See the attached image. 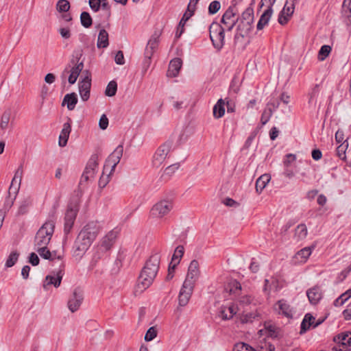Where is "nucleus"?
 Listing matches in <instances>:
<instances>
[{
	"mask_svg": "<svg viewBox=\"0 0 351 351\" xmlns=\"http://www.w3.org/2000/svg\"><path fill=\"white\" fill-rule=\"evenodd\" d=\"M20 185L21 184H19L18 183L16 184L12 182H11V184L8 190L9 197H16V195L20 189Z\"/></svg>",
	"mask_w": 351,
	"mask_h": 351,
	"instance_id": "49530a36",
	"label": "nucleus"
},
{
	"mask_svg": "<svg viewBox=\"0 0 351 351\" xmlns=\"http://www.w3.org/2000/svg\"><path fill=\"white\" fill-rule=\"evenodd\" d=\"M56 8L60 12H66L70 9V3L67 0H59L57 3Z\"/></svg>",
	"mask_w": 351,
	"mask_h": 351,
	"instance_id": "a19ab883",
	"label": "nucleus"
},
{
	"mask_svg": "<svg viewBox=\"0 0 351 351\" xmlns=\"http://www.w3.org/2000/svg\"><path fill=\"white\" fill-rule=\"evenodd\" d=\"M99 231V228L98 225L95 222H90L85 226L79 234L87 238L92 243L96 238Z\"/></svg>",
	"mask_w": 351,
	"mask_h": 351,
	"instance_id": "4468645a",
	"label": "nucleus"
},
{
	"mask_svg": "<svg viewBox=\"0 0 351 351\" xmlns=\"http://www.w3.org/2000/svg\"><path fill=\"white\" fill-rule=\"evenodd\" d=\"M10 111H5L1 117V122H0V130H5L8 128L10 119Z\"/></svg>",
	"mask_w": 351,
	"mask_h": 351,
	"instance_id": "4c0bfd02",
	"label": "nucleus"
},
{
	"mask_svg": "<svg viewBox=\"0 0 351 351\" xmlns=\"http://www.w3.org/2000/svg\"><path fill=\"white\" fill-rule=\"evenodd\" d=\"M23 173V165H21L19 167V168L17 169V170L16 171L14 176L12 182L14 183H16V184L18 183L19 184H21Z\"/></svg>",
	"mask_w": 351,
	"mask_h": 351,
	"instance_id": "de8ad7c7",
	"label": "nucleus"
},
{
	"mask_svg": "<svg viewBox=\"0 0 351 351\" xmlns=\"http://www.w3.org/2000/svg\"><path fill=\"white\" fill-rule=\"evenodd\" d=\"M90 86L91 79L86 71V75L79 84L80 94L83 101H87L89 99Z\"/></svg>",
	"mask_w": 351,
	"mask_h": 351,
	"instance_id": "dca6fc26",
	"label": "nucleus"
},
{
	"mask_svg": "<svg viewBox=\"0 0 351 351\" xmlns=\"http://www.w3.org/2000/svg\"><path fill=\"white\" fill-rule=\"evenodd\" d=\"M108 34L104 29H102L99 31L98 38H97V47L98 48H106L108 46Z\"/></svg>",
	"mask_w": 351,
	"mask_h": 351,
	"instance_id": "c756f323",
	"label": "nucleus"
},
{
	"mask_svg": "<svg viewBox=\"0 0 351 351\" xmlns=\"http://www.w3.org/2000/svg\"><path fill=\"white\" fill-rule=\"evenodd\" d=\"M37 252L39 255L44 259L51 260V251L46 247H42L37 249Z\"/></svg>",
	"mask_w": 351,
	"mask_h": 351,
	"instance_id": "a18cd8bd",
	"label": "nucleus"
},
{
	"mask_svg": "<svg viewBox=\"0 0 351 351\" xmlns=\"http://www.w3.org/2000/svg\"><path fill=\"white\" fill-rule=\"evenodd\" d=\"M329 56V45H323L318 52L317 59L319 61L324 60Z\"/></svg>",
	"mask_w": 351,
	"mask_h": 351,
	"instance_id": "c03bdc74",
	"label": "nucleus"
},
{
	"mask_svg": "<svg viewBox=\"0 0 351 351\" xmlns=\"http://www.w3.org/2000/svg\"><path fill=\"white\" fill-rule=\"evenodd\" d=\"M176 267V266L175 265H171V264L169 265V269H168V274L166 277V279L167 280H170L173 278V277L174 276V270H175Z\"/></svg>",
	"mask_w": 351,
	"mask_h": 351,
	"instance_id": "338daca9",
	"label": "nucleus"
},
{
	"mask_svg": "<svg viewBox=\"0 0 351 351\" xmlns=\"http://www.w3.org/2000/svg\"><path fill=\"white\" fill-rule=\"evenodd\" d=\"M342 8L343 12L347 16L348 22L351 24V0H344Z\"/></svg>",
	"mask_w": 351,
	"mask_h": 351,
	"instance_id": "ea45409f",
	"label": "nucleus"
},
{
	"mask_svg": "<svg viewBox=\"0 0 351 351\" xmlns=\"http://www.w3.org/2000/svg\"><path fill=\"white\" fill-rule=\"evenodd\" d=\"M182 65V61L180 58H176L171 60L169 64L167 76L168 77H176L179 74Z\"/></svg>",
	"mask_w": 351,
	"mask_h": 351,
	"instance_id": "aec40b11",
	"label": "nucleus"
},
{
	"mask_svg": "<svg viewBox=\"0 0 351 351\" xmlns=\"http://www.w3.org/2000/svg\"><path fill=\"white\" fill-rule=\"evenodd\" d=\"M342 314L345 320H351V308H347L346 309H345L343 311Z\"/></svg>",
	"mask_w": 351,
	"mask_h": 351,
	"instance_id": "774afa93",
	"label": "nucleus"
},
{
	"mask_svg": "<svg viewBox=\"0 0 351 351\" xmlns=\"http://www.w3.org/2000/svg\"><path fill=\"white\" fill-rule=\"evenodd\" d=\"M295 3L291 2L289 0H287L286 4L278 17V23L280 25H284L287 23L290 16L294 12Z\"/></svg>",
	"mask_w": 351,
	"mask_h": 351,
	"instance_id": "2eb2a0df",
	"label": "nucleus"
},
{
	"mask_svg": "<svg viewBox=\"0 0 351 351\" xmlns=\"http://www.w3.org/2000/svg\"><path fill=\"white\" fill-rule=\"evenodd\" d=\"M351 297V289L342 293L334 301L335 306H342Z\"/></svg>",
	"mask_w": 351,
	"mask_h": 351,
	"instance_id": "e433bc0d",
	"label": "nucleus"
},
{
	"mask_svg": "<svg viewBox=\"0 0 351 351\" xmlns=\"http://www.w3.org/2000/svg\"><path fill=\"white\" fill-rule=\"evenodd\" d=\"M19 256V254L16 251L12 252L6 261L5 266L7 267H12L17 261Z\"/></svg>",
	"mask_w": 351,
	"mask_h": 351,
	"instance_id": "37998d69",
	"label": "nucleus"
},
{
	"mask_svg": "<svg viewBox=\"0 0 351 351\" xmlns=\"http://www.w3.org/2000/svg\"><path fill=\"white\" fill-rule=\"evenodd\" d=\"M225 101L219 99L213 107V116L215 119L222 117L225 114Z\"/></svg>",
	"mask_w": 351,
	"mask_h": 351,
	"instance_id": "cd10ccee",
	"label": "nucleus"
},
{
	"mask_svg": "<svg viewBox=\"0 0 351 351\" xmlns=\"http://www.w3.org/2000/svg\"><path fill=\"white\" fill-rule=\"evenodd\" d=\"M224 28L218 23L213 22L209 27L210 40L214 47L218 49L224 45Z\"/></svg>",
	"mask_w": 351,
	"mask_h": 351,
	"instance_id": "20e7f679",
	"label": "nucleus"
},
{
	"mask_svg": "<svg viewBox=\"0 0 351 351\" xmlns=\"http://www.w3.org/2000/svg\"><path fill=\"white\" fill-rule=\"evenodd\" d=\"M228 287L230 288L229 289V292L230 293H235L237 291H240L241 289V284L239 282L236 281V280L230 282L228 285V287L226 288V290H228Z\"/></svg>",
	"mask_w": 351,
	"mask_h": 351,
	"instance_id": "09e8293b",
	"label": "nucleus"
},
{
	"mask_svg": "<svg viewBox=\"0 0 351 351\" xmlns=\"http://www.w3.org/2000/svg\"><path fill=\"white\" fill-rule=\"evenodd\" d=\"M101 0H89L90 8L94 11L97 12L101 8Z\"/></svg>",
	"mask_w": 351,
	"mask_h": 351,
	"instance_id": "5fc2aeb1",
	"label": "nucleus"
},
{
	"mask_svg": "<svg viewBox=\"0 0 351 351\" xmlns=\"http://www.w3.org/2000/svg\"><path fill=\"white\" fill-rule=\"evenodd\" d=\"M220 9V3L218 1H213L210 3L208 7V12L210 14H213L217 13Z\"/></svg>",
	"mask_w": 351,
	"mask_h": 351,
	"instance_id": "603ef678",
	"label": "nucleus"
},
{
	"mask_svg": "<svg viewBox=\"0 0 351 351\" xmlns=\"http://www.w3.org/2000/svg\"><path fill=\"white\" fill-rule=\"evenodd\" d=\"M273 13V10L266 9L263 14L261 16V18L257 24V29L261 30L263 29L265 25H267L271 16Z\"/></svg>",
	"mask_w": 351,
	"mask_h": 351,
	"instance_id": "c85d7f7f",
	"label": "nucleus"
},
{
	"mask_svg": "<svg viewBox=\"0 0 351 351\" xmlns=\"http://www.w3.org/2000/svg\"><path fill=\"white\" fill-rule=\"evenodd\" d=\"M186 21H182V19H181L179 24H178V29H177V32H176V36L177 37H180L182 34L184 32V25L186 23Z\"/></svg>",
	"mask_w": 351,
	"mask_h": 351,
	"instance_id": "69168bd1",
	"label": "nucleus"
},
{
	"mask_svg": "<svg viewBox=\"0 0 351 351\" xmlns=\"http://www.w3.org/2000/svg\"><path fill=\"white\" fill-rule=\"evenodd\" d=\"M51 259L50 261H53L56 259L57 260H59V261H61L62 263H64V262L62 261V259L64 258V252H58V251H52L51 252Z\"/></svg>",
	"mask_w": 351,
	"mask_h": 351,
	"instance_id": "6e6d98bb",
	"label": "nucleus"
},
{
	"mask_svg": "<svg viewBox=\"0 0 351 351\" xmlns=\"http://www.w3.org/2000/svg\"><path fill=\"white\" fill-rule=\"evenodd\" d=\"M276 305L278 306V314L282 315L287 318L292 317V310L289 304L284 300L278 301Z\"/></svg>",
	"mask_w": 351,
	"mask_h": 351,
	"instance_id": "b1692460",
	"label": "nucleus"
},
{
	"mask_svg": "<svg viewBox=\"0 0 351 351\" xmlns=\"http://www.w3.org/2000/svg\"><path fill=\"white\" fill-rule=\"evenodd\" d=\"M71 119L68 118V122L65 123L63 125V128H62L61 133L59 136L58 144L60 147H64L67 144L69 134L71 131Z\"/></svg>",
	"mask_w": 351,
	"mask_h": 351,
	"instance_id": "412c9836",
	"label": "nucleus"
},
{
	"mask_svg": "<svg viewBox=\"0 0 351 351\" xmlns=\"http://www.w3.org/2000/svg\"><path fill=\"white\" fill-rule=\"evenodd\" d=\"M184 247L182 245H178L172 256L171 265H175L176 266L180 263V259L184 254Z\"/></svg>",
	"mask_w": 351,
	"mask_h": 351,
	"instance_id": "72a5a7b5",
	"label": "nucleus"
},
{
	"mask_svg": "<svg viewBox=\"0 0 351 351\" xmlns=\"http://www.w3.org/2000/svg\"><path fill=\"white\" fill-rule=\"evenodd\" d=\"M114 61L117 64H123L125 63L124 56L122 51H118L115 57Z\"/></svg>",
	"mask_w": 351,
	"mask_h": 351,
	"instance_id": "13d9d810",
	"label": "nucleus"
},
{
	"mask_svg": "<svg viewBox=\"0 0 351 351\" xmlns=\"http://www.w3.org/2000/svg\"><path fill=\"white\" fill-rule=\"evenodd\" d=\"M109 182V175H107L106 177L104 176V172H103L99 180V186L100 188H104L106 186V184Z\"/></svg>",
	"mask_w": 351,
	"mask_h": 351,
	"instance_id": "680f3d73",
	"label": "nucleus"
},
{
	"mask_svg": "<svg viewBox=\"0 0 351 351\" xmlns=\"http://www.w3.org/2000/svg\"><path fill=\"white\" fill-rule=\"evenodd\" d=\"M160 256L156 254L146 261L138 277L136 291L142 292L147 289L154 282L159 269Z\"/></svg>",
	"mask_w": 351,
	"mask_h": 351,
	"instance_id": "f257e3e1",
	"label": "nucleus"
},
{
	"mask_svg": "<svg viewBox=\"0 0 351 351\" xmlns=\"http://www.w3.org/2000/svg\"><path fill=\"white\" fill-rule=\"evenodd\" d=\"M117 90V84L115 81H110L105 90V94L106 96L112 97L115 95Z\"/></svg>",
	"mask_w": 351,
	"mask_h": 351,
	"instance_id": "58836bf2",
	"label": "nucleus"
},
{
	"mask_svg": "<svg viewBox=\"0 0 351 351\" xmlns=\"http://www.w3.org/2000/svg\"><path fill=\"white\" fill-rule=\"evenodd\" d=\"M237 310L238 308L234 304L223 306L220 311L221 317L224 320L230 319L237 313Z\"/></svg>",
	"mask_w": 351,
	"mask_h": 351,
	"instance_id": "393cba45",
	"label": "nucleus"
},
{
	"mask_svg": "<svg viewBox=\"0 0 351 351\" xmlns=\"http://www.w3.org/2000/svg\"><path fill=\"white\" fill-rule=\"evenodd\" d=\"M312 252L311 247H306L300 250L297 254L296 256L298 258H300L301 261H305Z\"/></svg>",
	"mask_w": 351,
	"mask_h": 351,
	"instance_id": "79ce46f5",
	"label": "nucleus"
},
{
	"mask_svg": "<svg viewBox=\"0 0 351 351\" xmlns=\"http://www.w3.org/2000/svg\"><path fill=\"white\" fill-rule=\"evenodd\" d=\"M171 147V144L166 142L158 148L153 157L152 163L154 166L158 167L164 162L170 152Z\"/></svg>",
	"mask_w": 351,
	"mask_h": 351,
	"instance_id": "39448f33",
	"label": "nucleus"
},
{
	"mask_svg": "<svg viewBox=\"0 0 351 351\" xmlns=\"http://www.w3.org/2000/svg\"><path fill=\"white\" fill-rule=\"evenodd\" d=\"M87 238L80 234H78L74 244V254L77 256H82L91 245Z\"/></svg>",
	"mask_w": 351,
	"mask_h": 351,
	"instance_id": "ddd939ff",
	"label": "nucleus"
},
{
	"mask_svg": "<svg viewBox=\"0 0 351 351\" xmlns=\"http://www.w3.org/2000/svg\"><path fill=\"white\" fill-rule=\"evenodd\" d=\"M253 21V10L248 8L242 13L240 22L237 26L238 33L235 36V38H237L239 36L242 38L245 37L252 29Z\"/></svg>",
	"mask_w": 351,
	"mask_h": 351,
	"instance_id": "7ed1b4c3",
	"label": "nucleus"
},
{
	"mask_svg": "<svg viewBox=\"0 0 351 351\" xmlns=\"http://www.w3.org/2000/svg\"><path fill=\"white\" fill-rule=\"evenodd\" d=\"M199 274L200 271L199 268V263L196 260H193L189 266L188 272L185 280H189V281L191 282L192 280V283L194 285L196 279L199 276Z\"/></svg>",
	"mask_w": 351,
	"mask_h": 351,
	"instance_id": "6ab92c4d",
	"label": "nucleus"
},
{
	"mask_svg": "<svg viewBox=\"0 0 351 351\" xmlns=\"http://www.w3.org/2000/svg\"><path fill=\"white\" fill-rule=\"evenodd\" d=\"M333 346H337L339 351H347L349 346H351V332H345L338 334L333 337Z\"/></svg>",
	"mask_w": 351,
	"mask_h": 351,
	"instance_id": "1a4fd4ad",
	"label": "nucleus"
},
{
	"mask_svg": "<svg viewBox=\"0 0 351 351\" xmlns=\"http://www.w3.org/2000/svg\"><path fill=\"white\" fill-rule=\"evenodd\" d=\"M99 125L100 128L102 130H105L107 128V127L108 125V119L107 117L106 116V114L101 115V117L99 119Z\"/></svg>",
	"mask_w": 351,
	"mask_h": 351,
	"instance_id": "bf43d9fd",
	"label": "nucleus"
},
{
	"mask_svg": "<svg viewBox=\"0 0 351 351\" xmlns=\"http://www.w3.org/2000/svg\"><path fill=\"white\" fill-rule=\"evenodd\" d=\"M158 36L152 37L148 42L146 47V56L150 58L154 50L158 47Z\"/></svg>",
	"mask_w": 351,
	"mask_h": 351,
	"instance_id": "473e14b6",
	"label": "nucleus"
},
{
	"mask_svg": "<svg viewBox=\"0 0 351 351\" xmlns=\"http://www.w3.org/2000/svg\"><path fill=\"white\" fill-rule=\"evenodd\" d=\"M351 271V264L344 270H343L339 276L338 282L343 281L347 276L349 274V273Z\"/></svg>",
	"mask_w": 351,
	"mask_h": 351,
	"instance_id": "e2e57ef3",
	"label": "nucleus"
},
{
	"mask_svg": "<svg viewBox=\"0 0 351 351\" xmlns=\"http://www.w3.org/2000/svg\"><path fill=\"white\" fill-rule=\"evenodd\" d=\"M180 165L178 163H176L171 165H169L165 169V173L170 175L175 172L177 169H178Z\"/></svg>",
	"mask_w": 351,
	"mask_h": 351,
	"instance_id": "0e129e2a",
	"label": "nucleus"
},
{
	"mask_svg": "<svg viewBox=\"0 0 351 351\" xmlns=\"http://www.w3.org/2000/svg\"><path fill=\"white\" fill-rule=\"evenodd\" d=\"M265 334L268 337L276 338L279 334V328L271 322H265L264 324Z\"/></svg>",
	"mask_w": 351,
	"mask_h": 351,
	"instance_id": "2f4dec72",
	"label": "nucleus"
},
{
	"mask_svg": "<svg viewBox=\"0 0 351 351\" xmlns=\"http://www.w3.org/2000/svg\"><path fill=\"white\" fill-rule=\"evenodd\" d=\"M77 62H75L74 60H72V63L75 64V66L72 67L71 70V74L69 77V82L71 84H73L75 83L77 77L79 76L80 72L82 71L84 68L83 62H79L80 58H77Z\"/></svg>",
	"mask_w": 351,
	"mask_h": 351,
	"instance_id": "4be33fe9",
	"label": "nucleus"
},
{
	"mask_svg": "<svg viewBox=\"0 0 351 351\" xmlns=\"http://www.w3.org/2000/svg\"><path fill=\"white\" fill-rule=\"evenodd\" d=\"M239 21L234 7H229L221 18V23L228 31H231Z\"/></svg>",
	"mask_w": 351,
	"mask_h": 351,
	"instance_id": "6e6552de",
	"label": "nucleus"
},
{
	"mask_svg": "<svg viewBox=\"0 0 351 351\" xmlns=\"http://www.w3.org/2000/svg\"><path fill=\"white\" fill-rule=\"evenodd\" d=\"M78 209L77 207H69L64 217V232L68 234L71 230L75 220Z\"/></svg>",
	"mask_w": 351,
	"mask_h": 351,
	"instance_id": "f3484780",
	"label": "nucleus"
},
{
	"mask_svg": "<svg viewBox=\"0 0 351 351\" xmlns=\"http://www.w3.org/2000/svg\"><path fill=\"white\" fill-rule=\"evenodd\" d=\"M65 268V265L61 263L58 271L54 275H48L46 276L43 287L46 289L48 286L53 285L55 287H58L60 285Z\"/></svg>",
	"mask_w": 351,
	"mask_h": 351,
	"instance_id": "9b49d317",
	"label": "nucleus"
},
{
	"mask_svg": "<svg viewBox=\"0 0 351 351\" xmlns=\"http://www.w3.org/2000/svg\"><path fill=\"white\" fill-rule=\"evenodd\" d=\"M195 8H191L190 10H189V6L187 7L186 11L184 12L183 16H182V21H187L194 14L195 12Z\"/></svg>",
	"mask_w": 351,
	"mask_h": 351,
	"instance_id": "052dcab7",
	"label": "nucleus"
},
{
	"mask_svg": "<svg viewBox=\"0 0 351 351\" xmlns=\"http://www.w3.org/2000/svg\"><path fill=\"white\" fill-rule=\"evenodd\" d=\"M308 234V229L304 223L299 224L295 229L294 239L297 241L304 240Z\"/></svg>",
	"mask_w": 351,
	"mask_h": 351,
	"instance_id": "a878e982",
	"label": "nucleus"
},
{
	"mask_svg": "<svg viewBox=\"0 0 351 351\" xmlns=\"http://www.w3.org/2000/svg\"><path fill=\"white\" fill-rule=\"evenodd\" d=\"M306 295L311 304H316L321 300L322 294L319 287H314L306 291Z\"/></svg>",
	"mask_w": 351,
	"mask_h": 351,
	"instance_id": "5701e85b",
	"label": "nucleus"
},
{
	"mask_svg": "<svg viewBox=\"0 0 351 351\" xmlns=\"http://www.w3.org/2000/svg\"><path fill=\"white\" fill-rule=\"evenodd\" d=\"M29 262L33 265V266H36L39 264V262H40V259L38 256V255L34 253V252H32L30 254H29Z\"/></svg>",
	"mask_w": 351,
	"mask_h": 351,
	"instance_id": "4d7b16f0",
	"label": "nucleus"
},
{
	"mask_svg": "<svg viewBox=\"0 0 351 351\" xmlns=\"http://www.w3.org/2000/svg\"><path fill=\"white\" fill-rule=\"evenodd\" d=\"M80 21L82 25L86 28L90 27L93 24V20L90 15V14L87 12H82L80 15Z\"/></svg>",
	"mask_w": 351,
	"mask_h": 351,
	"instance_id": "c9c22d12",
	"label": "nucleus"
},
{
	"mask_svg": "<svg viewBox=\"0 0 351 351\" xmlns=\"http://www.w3.org/2000/svg\"><path fill=\"white\" fill-rule=\"evenodd\" d=\"M271 176L269 174H263L261 176L256 182V190L258 193H261L269 182Z\"/></svg>",
	"mask_w": 351,
	"mask_h": 351,
	"instance_id": "7c9ffc66",
	"label": "nucleus"
},
{
	"mask_svg": "<svg viewBox=\"0 0 351 351\" xmlns=\"http://www.w3.org/2000/svg\"><path fill=\"white\" fill-rule=\"evenodd\" d=\"M272 110L271 108H269L267 110H265L261 116V121L263 125H265L269 121L270 117L271 116Z\"/></svg>",
	"mask_w": 351,
	"mask_h": 351,
	"instance_id": "864d4df0",
	"label": "nucleus"
},
{
	"mask_svg": "<svg viewBox=\"0 0 351 351\" xmlns=\"http://www.w3.org/2000/svg\"><path fill=\"white\" fill-rule=\"evenodd\" d=\"M157 335V331L154 327H151L148 329L145 335V340L147 341H152L154 339Z\"/></svg>",
	"mask_w": 351,
	"mask_h": 351,
	"instance_id": "3c124183",
	"label": "nucleus"
},
{
	"mask_svg": "<svg viewBox=\"0 0 351 351\" xmlns=\"http://www.w3.org/2000/svg\"><path fill=\"white\" fill-rule=\"evenodd\" d=\"M116 238V235L114 232H109L104 239L101 243V247L104 248V250H109L112 245L114 241Z\"/></svg>",
	"mask_w": 351,
	"mask_h": 351,
	"instance_id": "f704fd0d",
	"label": "nucleus"
},
{
	"mask_svg": "<svg viewBox=\"0 0 351 351\" xmlns=\"http://www.w3.org/2000/svg\"><path fill=\"white\" fill-rule=\"evenodd\" d=\"M172 208V204L168 200H161L157 202L151 209V214L153 217L162 218Z\"/></svg>",
	"mask_w": 351,
	"mask_h": 351,
	"instance_id": "0eeeda50",
	"label": "nucleus"
},
{
	"mask_svg": "<svg viewBox=\"0 0 351 351\" xmlns=\"http://www.w3.org/2000/svg\"><path fill=\"white\" fill-rule=\"evenodd\" d=\"M193 287L194 285H193L192 281L191 282L189 280H184L178 296V302L180 306H184L188 304L191 296Z\"/></svg>",
	"mask_w": 351,
	"mask_h": 351,
	"instance_id": "9d476101",
	"label": "nucleus"
},
{
	"mask_svg": "<svg viewBox=\"0 0 351 351\" xmlns=\"http://www.w3.org/2000/svg\"><path fill=\"white\" fill-rule=\"evenodd\" d=\"M54 228L55 223L51 220L46 221L40 228L34 238V245L37 249L47 246L53 234Z\"/></svg>",
	"mask_w": 351,
	"mask_h": 351,
	"instance_id": "f03ea898",
	"label": "nucleus"
},
{
	"mask_svg": "<svg viewBox=\"0 0 351 351\" xmlns=\"http://www.w3.org/2000/svg\"><path fill=\"white\" fill-rule=\"evenodd\" d=\"M77 102V95L75 93L66 94L62 101V105L64 106L66 104L67 108L69 110H72L75 108V105Z\"/></svg>",
	"mask_w": 351,
	"mask_h": 351,
	"instance_id": "bb28decb",
	"label": "nucleus"
},
{
	"mask_svg": "<svg viewBox=\"0 0 351 351\" xmlns=\"http://www.w3.org/2000/svg\"><path fill=\"white\" fill-rule=\"evenodd\" d=\"M122 155L123 147L120 145L109 156L104 165V170L111 168V171H114L116 165L119 162Z\"/></svg>",
	"mask_w": 351,
	"mask_h": 351,
	"instance_id": "f8f14e48",
	"label": "nucleus"
},
{
	"mask_svg": "<svg viewBox=\"0 0 351 351\" xmlns=\"http://www.w3.org/2000/svg\"><path fill=\"white\" fill-rule=\"evenodd\" d=\"M83 300V295L78 290L75 289L73 293V297L68 301V308L72 312L76 311L80 306Z\"/></svg>",
	"mask_w": 351,
	"mask_h": 351,
	"instance_id": "a211bd4d",
	"label": "nucleus"
},
{
	"mask_svg": "<svg viewBox=\"0 0 351 351\" xmlns=\"http://www.w3.org/2000/svg\"><path fill=\"white\" fill-rule=\"evenodd\" d=\"M30 204H31L30 199L27 198V199H25V200H23L19 206V213L21 215L25 214L27 212V209Z\"/></svg>",
	"mask_w": 351,
	"mask_h": 351,
	"instance_id": "8fccbe9b",
	"label": "nucleus"
},
{
	"mask_svg": "<svg viewBox=\"0 0 351 351\" xmlns=\"http://www.w3.org/2000/svg\"><path fill=\"white\" fill-rule=\"evenodd\" d=\"M98 166V156L93 154L90 158L85 170L82 176V178L80 184L82 182H87L89 179L93 178L95 174V169Z\"/></svg>",
	"mask_w": 351,
	"mask_h": 351,
	"instance_id": "423d86ee",
	"label": "nucleus"
}]
</instances>
